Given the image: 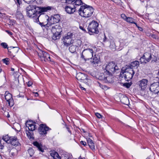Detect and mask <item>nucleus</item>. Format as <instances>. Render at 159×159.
Wrapping results in <instances>:
<instances>
[{"instance_id": "nucleus-14", "label": "nucleus", "mask_w": 159, "mask_h": 159, "mask_svg": "<svg viewBox=\"0 0 159 159\" xmlns=\"http://www.w3.org/2000/svg\"><path fill=\"white\" fill-rule=\"evenodd\" d=\"M5 99L9 104V106H12L14 105V101L12 98V95L8 92H6L5 93Z\"/></svg>"}, {"instance_id": "nucleus-24", "label": "nucleus", "mask_w": 159, "mask_h": 159, "mask_svg": "<svg viewBox=\"0 0 159 159\" xmlns=\"http://www.w3.org/2000/svg\"><path fill=\"white\" fill-rule=\"evenodd\" d=\"M87 142L89 147L92 150L95 149V146L92 140L90 138H88Z\"/></svg>"}, {"instance_id": "nucleus-46", "label": "nucleus", "mask_w": 159, "mask_h": 159, "mask_svg": "<svg viewBox=\"0 0 159 159\" xmlns=\"http://www.w3.org/2000/svg\"><path fill=\"white\" fill-rule=\"evenodd\" d=\"M80 143L81 144H82L83 145H84V146L86 145V143L84 141H82L80 142Z\"/></svg>"}, {"instance_id": "nucleus-64", "label": "nucleus", "mask_w": 159, "mask_h": 159, "mask_svg": "<svg viewBox=\"0 0 159 159\" xmlns=\"http://www.w3.org/2000/svg\"><path fill=\"white\" fill-rule=\"evenodd\" d=\"M106 39V36H105V39Z\"/></svg>"}, {"instance_id": "nucleus-47", "label": "nucleus", "mask_w": 159, "mask_h": 159, "mask_svg": "<svg viewBox=\"0 0 159 159\" xmlns=\"http://www.w3.org/2000/svg\"><path fill=\"white\" fill-rule=\"evenodd\" d=\"M6 31L10 35H12V33L9 30H6Z\"/></svg>"}, {"instance_id": "nucleus-23", "label": "nucleus", "mask_w": 159, "mask_h": 159, "mask_svg": "<svg viewBox=\"0 0 159 159\" xmlns=\"http://www.w3.org/2000/svg\"><path fill=\"white\" fill-rule=\"evenodd\" d=\"M139 62L138 61H135L131 62V63L129 66V68H132L133 69V68H138L139 66Z\"/></svg>"}, {"instance_id": "nucleus-31", "label": "nucleus", "mask_w": 159, "mask_h": 159, "mask_svg": "<svg viewBox=\"0 0 159 159\" xmlns=\"http://www.w3.org/2000/svg\"><path fill=\"white\" fill-rule=\"evenodd\" d=\"M11 137H9L8 135H5L3 137L2 139L6 142L9 143H10V139Z\"/></svg>"}, {"instance_id": "nucleus-19", "label": "nucleus", "mask_w": 159, "mask_h": 159, "mask_svg": "<svg viewBox=\"0 0 159 159\" xmlns=\"http://www.w3.org/2000/svg\"><path fill=\"white\" fill-rule=\"evenodd\" d=\"M10 140V142L9 143H11L12 145L18 146L20 144L18 140L16 137H11V139Z\"/></svg>"}, {"instance_id": "nucleus-29", "label": "nucleus", "mask_w": 159, "mask_h": 159, "mask_svg": "<svg viewBox=\"0 0 159 159\" xmlns=\"http://www.w3.org/2000/svg\"><path fill=\"white\" fill-rule=\"evenodd\" d=\"M93 57V61H91V62L93 64H98L99 61V57H98L95 55Z\"/></svg>"}, {"instance_id": "nucleus-60", "label": "nucleus", "mask_w": 159, "mask_h": 159, "mask_svg": "<svg viewBox=\"0 0 159 159\" xmlns=\"http://www.w3.org/2000/svg\"><path fill=\"white\" fill-rule=\"evenodd\" d=\"M104 89H106L107 88V87L106 86L104 85Z\"/></svg>"}, {"instance_id": "nucleus-12", "label": "nucleus", "mask_w": 159, "mask_h": 159, "mask_svg": "<svg viewBox=\"0 0 159 159\" xmlns=\"http://www.w3.org/2000/svg\"><path fill=\"white\" fill-rule=\"evenodd\" d=\"M150 91L154 94H157L159 92V83H154L151 84L149 88Z\"/></svg>"}, {"instance_id": "nucleus-54", "label": "nucleus", "mask_w": 159, "mask_h": 159, "mask_svg": "<svg viewBox=\"0 0 159 159\" xmlns=\"http://www.w3.org/2000/svg\"><path fill=\"white\" fill-rule=\"evenodd\" d=\"M133 24H135V25H136V27H137L138 28V27H139V26L138 25H137V24L136 23H135V22H134V23H133Z\"/></svg>"}, {"instance_id": "nucleus-42", "label": "nucleus", "mask_w": 159, "mask_h": 159, "mask_svg": "<svg viewBox=\"0 0 159 159\" xmlns=\"http://www.w3.org/2000/svg\"><path fill=\"white\" fill-rule=\"evenodd\" d=\"M121 17L123 18L124 20L125 21L127 19V17L126 16V15L124 14H122L121 15Z\"/></svg>"}, {"instance_id": "nucleus-15", "label": "nucleus", "mask_w": 159, "mask_h": 159, "mask_svg": "<svg viewBox=\"0 0 159 159\" xmlns=\"http://www.w3.org/2000/svg\"><path fill=\"white\" fill-rule=\"evenodd\" d=\"M148 83V80L145 79H142L138 81V85L141 90H144L147 87Z\"/></svg>"}, {"instance_id": "nucleus-52", "label": "nucleus", "mask_w": 159, "mask_h": 159, "mask_svg": "<svg viewBox=\"0 0 159 159\" xmlns=\"http://www.w3.org/2000/svg\"><path fill=\"white\" fill-rule=\"evenodd\" d=\"M80 88L81 89L85 90H86L85 89L84 87H82V86L81 87L80 86Z\"/></svg>"}, {"instance_id": "nucleus-30", "label": "nucleus", "mask_w": 159, "mask_h": 159, "mask_svg": "<svg viewBox=\"0 0 159 159\" xmlns=\"http://www.w3.org/2000/svg\"><path fill=\"white\" fill-rule=\"evenodd\" d=\"M15 15L16 17L18 19H22L23 18V15L19 11H17Z\"/></svg>"}, {"instance_id": "nucleus-49", "label": "nucleus", "mask_w": 159, "mask_h": 159, "mask_svg": "<svg viewBox=\"0 0 159 159\" xmlns=\"http://www.w3.org/2000/svg\"><path fill=\"white\" fill-rule=\"evenodd\" d=\"M28 85L29 86H31L32 84V83L31 81H29L28 83Z\"/></svg>"}, {"instance_id": "nucleus-48", "label": "nucleus", "mask_w": 159, "mask_h": 159, "mask_svg": "<svg viewBox=\"0 0 159 159\" xmlns=\"http://www.w3.org/2000/svg\"><path fill=\"white\" fill-rule=\"evenodd\" d=\"M79 27H80V29H81V30H82L83 31H84V32H86V30H85V29H84L83 27L82 26H80Z\"/></svg>"}, {"instance_id": "nucleus-5", "label": "nucleus", "mask_w": 159, "mask_h": 159, "mask_svg": "<svg viewBox=\"0 0 159 159\" xmlns=\"http://www.w3.org/2000/svg\"><path fill=\"white\" fill-rule=\"evenodd\" d=\"M51 30L53 34L52 37V39L55 40L59 39L60 37V33L61 32V26L58 25L52 26Z\"/></svg>"}, {"instance_id": "nucleus-44", "label": "nucleus", "mask_w": 159, "mask_h": 159, "mask_svg": "<svg viewBox=\"0 0 159 159\" xmlns=\"http://www.w3.org/2000/svg\"><path fill=\"white\" fill-rule=\"evenodd\" d=\"M65 1L66 3L68 4H70L74 2L75 0H65Z\"/></svg>"}, {"instance_id": "nucleus-26", "label": "nucleus", "mask_w": 159, "mask_h": 159, "mask_svg": "<svg viewBox=\"0 0 159 159\" xmlns=\"http://www.w3.org/2000/svg\"><path fill=\"white\" fill-rule=\"evenodd\" d=\"M10 154L13 157L16 156L18 154V150L16 148H12L10 151Z\"/></svg>"}, {"instance_id": "nucleus-55", "label": "nucleus", "mask_w": 159, "mask_h": 159, "mask_svg": "<svg viewBox=\"0 0 159 159\" xmlns=\"http://www.w3.org/2000/svg\"><path fill=\"white\" fill-rule=\"evenodd\" d=\"M79 159H85V158L84 157L82 158L80 156L79 158Z\"/></svg>"}, {"instance_id": "nucleus-22", "label": "nucleus", "mask_w": 159, "mask_h": 159, "mask_svg": "<svg viewBox=\"0 0 159 159\" xmlns=\"http://www.w3.org/2000/svg\"><path fill=\"white\" fill-rule=\"evenodd\" d=\"M34 145L36 146L38 149V150L42 152H44V149L42 144L39 143L37 141L34 142L33 143Z\"/></svg>"}, {"instance_id": "nucleus-38", "label": "nucleus", "mask_w": 159, "mask_h": 159, "mask_svg": "<svg viewBox=\"0 0 159 159\" xmlns=\"http://www.w3.org/2000/svg\"><path fill=\"white\" fill-rule=\"evenodd\" d=\"M145 60L146 59L143 57V56L140 59V62L141 63H146L148 62L147 61Z\"/></svg>"}, {"instance_id": "nucleus-62", "label": "nucleus", "mask_w": 159, "mask_h": 159, "mask_svg": "<svg viewBox=\"0 0 159 159\" xmlns=\"http://www.w3.org/2000/svg\"><path fill=\"white\" fill-rule=\"evenodd\" d=\"M8 117H9V115L8 116H7Z\"/></svg>"}, {"instance_id": "nucleus-8", "label": "nucleus", "mask_w": 159, "mask_h": 159, "mask_svg": "<svg viewBox=\"0 0 159 159\" xmlns=\"http://www.w3.org/2000/svg\"><path fill=\"white\" fill-rule=\"evenodd\" d=\"M119 69L118 67L114 63L111 62L107 65L105 66L106 71H107L110 75L113 74L116 70Z\"/></svg>"}, {"instance_id": "nucleus-7", "label": "nucleus", "mask_w": 159, "mask_h": 159, "mask_svg": "<svg viewBox=\"0 0 159 159\" xmlns=\"http://www.w3.org/2000/svg\"><path fill=\"white\" fill-rule=\"evenodd\" d=\"M98 25L99 24L97 21L93 20L89 23L87 28L89 33L98 34L99 32L98 29Z\"/></svg>"}, {"instance_id": "nucleus-18", "label": "nucleus", "mask_w": 159, "mask_h": 159, "mask_svg": "<svg viewBox=\"0 0 159 159\" xmlns=\"http://www.w3.org/2000/svg\"><path fill=\"white\" fill-rule=\"evenodd\" d=\"M143 56V57L146 59L145 61H147L148 62H149L151 60L152 62H155L156 61L153 59V57H152V54L150 53L145 52L144 53Z\"/></svg>"}, {"instance_id": "nucleus-50", "label": "nucleus", "mask_w": 159, "mask_h": 159, "mask_svg": "<svg viewBox=\"0 0 159 159\" xmlns=\"http://www.w3.org/2000/svg\"><path fill=\"white\" fill-rule=\"evenodd\" d=\"M3 146L2 145V143H0V150H2L3 148Z\"/></svg>"}, {"instance_id": "nucleus-1", "label": "nucleus", "mask_w": 159, "mask_h": 159, "mask_svg": "<svg viewBox=\"0 0 159 159\" xmlns=\"http://www.w3.org/2000/svg\"><path fill=\"white\" fill-rule=\"evenodd\" d=\"M50 7H37L35 5H30L26 8L27 16L29 17L36 18L34 21H39V17L44 12L51 10Z\"/></svg>"}, {"instance_id": "nucleus-17", "label": "nucleus", "mask_w": 159, "mask_h": 159, "mask_svg": "<svg viewBox=\"0 0 159 159\" xmlns=\"http://www.w3.org/2000/svg\"><path fill=\"white\" fill-rule=\"evenodd\" d=\"M49 17L48 16L46 15L44 16V19L45 20H46V21L47 22V27H49L51 25L56 23L55 22L54 20L52 17H51L49 20Z\"/></svg>"}, {"instance_id": "nucleus-61", "label": "nucleus", "mask_w": 159, "mask_h": 159, "mask_svg": "<svg viewBox=\"0 0 159 159\" xmlns=\"http://www.w3.org/2000/svg\"><path fill=\"white\" fill-rule=\"evenodd\" d=\"M77 41H79V42L80 41V40H77Z\"/></svg>"}, {"instance_id": "nucleus-39", "label": "nucleus", "mask_w": 159, "mask_h": 159, "mask_svg": "<svg viewBox=\"0 0 159 159\" xmlns=\"http://www.w3.org/2000/svg\"><path fill=\"white\" fill-rule=\"evenodd\" d=\"M3 61L4 63H5L6 65H8L9 63V59L8 58H6L2 60Z\"/></svg>"}, {"instance_id": "nucleus-4", "label": "nucleus", "mask_w": 159, "mask_h": 159, "mask_svg": "<svg viewBox=\"0 0 159 159\" xmlns=\"http://www.w3.org/2000/svg\"><path fill=\"white\" fill-rule=\"evenodd\" d=\"M134 74V69L132 68H127L124 72H121L120 75L121 77L124 76L126 81H129L132 79Z\"/></svg>"}, {"instance_id": "nucleus-2", "label": "nucleus", "mask_w": 159, "mask_h": 159, "mask_svg": "<svg viewBox=\"0 0 159 159\" xmlns=\"http://www.w3.org/2000/svg\"><path fill=\"white\" fill-rule=\"evenodd\" d=\"M94 11L92 7L85 5L80 6L79 10V13L81 16L88 18L92 15Z\"/></svg>"}, {"instance_id": "nucleus-57", "label": "nucleus", "mask_w": 159, "mask_h": 159, "mask_svg": "<svg viewBox=\"0 0 159 159\" xmlns=\"http://www.w3.org/2000/svg\"><path fill=\"white\" fill-rule=\"evenodd\" d=\"M2 69L1 68V67H0V74L1 73V72H2Z\"/></svg>"}, {"instance_id": "nucleus-45", "label": "nucleus", "mask_w": 159, "mask_h": 159, "mask_svg": "<svg viewBox=\"0 0 159 159\" xmlns=\"http://www.w3.org/2000/svg\"><path fill=\"white\" fill-rule=\"evenodd\" d=\"M65 126L68 132L70 133V134H71V131L70 130V128H69L66 125H65Z\"/></svg>"}, {"instance_id": "nucleus-21", "label": "nucleus", "mask_w": 159, "mask_h": 159, "mask_svg": "<svg viewBox=\"0 0 159 159\" xmlns=\"http://www.w3.org/2000/svg\"><path fill=\"white\" fill-rule=\"evenodd\" d=\"M8 51L10 53H16L19 50V48L17 47H10L8 48Z\"/></svg>"}, {"instance_id": "nucleus-28", "label": "nucleus", "mask_w": 159, "mask_h": 159, "mask_svg": "<svg viewBox=\"0 0 159 159\" xmlns=\"http://www.w3.org/2000/svg\"><path fill=\"white\" fill-rule=\"evenodd\" d=\"M55 22L57 23L60 20L61 18L60 15L58 14L54 15L53 16H52Z\"/></svg>"}, {"instance_id": "nucleus-43", "label": "nucleus", "mask_w": 159, "mask_h": 159, "mask_svg": "<svg viewBox=\"0 0 159 159\" xmlns=\"http://www.w3.org/2000/svg\"><path fill=\"white\" fill-rule=\"evenodd\" d=\"M95 115L98 118H101L102 117V116L98 113L97 112L95 113Z\"/></svg>"}, {"instance_id": "nucleus-36", "label": "nucleus", "mask_w": 159, "mask_h": 159, "mask_svg": "<svg viewBox=\"0 0 159 159\" xmlns=\"http://www.w3.org/2000/svg\"><path fill=\"white\" fill-rule=\"evenodd\" d=\"M28 152L30 157L32 156L34 153V150L31 148H29Z\"/></svg>"}, {"instance_id": "nucleus-9", "label": "nucleus", "mask_w": 159, "mask_h": 159, "mask_svg": "<svg viewBox=\"0 0 159 159\" xmlns=\"http://www.w3.org/2000/svg\"><path fill=\"white\" fill-rule=\"evenodd\" d=\"M111 76L107 71H104V73H99L98 75L99 80L104 81L106 83H110L111 82Z\"/></svg>"}, {"instance_id": "nucleus-11", "label": "nucleus", "mask_w": 159, "mask_h": 159, "mask_svg": "<svg viewBox=\"0 0 159 159\" xmlns=\"http://www.w3.org/2000/svg\"><path fill=\"white\" fill-rule=\"evenodd\" d=\"M38 55L42 61H50V57L49 54L42 50H39L38 52Z\"/></svg>"}, {"instance_id": "nucleus-13", "label": "nucleus", "mask_w": 159, "mask_h": 159, "mask_svg": "<svg viewBox=\"0 0 159 159\" xmlns=\"http://www.w3.org/2000/svg\"><path fill=\"white\" fill-rule=\"evenodd\" d=\"M50 129H51L46 125L41 124L40 125L39 129V131L41 134H47V131Z\"/></svg>"}, {"instance_id": "nucleus-37", "label": "nucleus", "mask_w": 159, "mask_h": 159, "mask_svg": "<svg viewBox=\"0 0 159 159\" xmlns=\"http://www.w3.org/2000/svg\"><path fill=\"white\" fill-rule=\"evenodd\" d=\"M75 4V5L79 6L82 3V2L81 0H76L73 3Z\"/></svg>"}, {"instance_id": "nucleus-6", "label": "nucleus", "mask_w": 159, "mask_h": 159, "mask_svg": "<svg viewBox=\"0 0 159 159\" xmlns=\"http://www.w3.org/2000/svg\"><path fill=\"white\" fill-rule=\"evenodd\" d=\"M93 51L92 49H84L82 52L81 57L85 61L89 60L93 57Z\"/></svg>"}, {"instance_id": "nucleus-35", "label": "nucleus", "mask_w": 159, "mask_h": 159, "mask_svg": "<svg viewBox=\"0 0 159 159\" xmlns=\"http://www.w3.org/2000/svg\"><path fill=\"white\" fill-rule=\"evenodd\" d=\"M134 19L131 17H128L126 21L127 22L133 24L134 23Z\"/></svg>"}, {"instance_id": "nucleus-56", "label": "nucleus", "mask_w": 159, "mask_h": 159, "mask_svg": "<svg viewBox=\"0 0 159 159\" xmlns=\"http://www.w3.org/2000/svg\"><path fill=\"white\" fill-rule=\"evenodd\" d=\"M11 70L13 71L14 70V69L13 68H11Z\"/></svg>"}, {"instance_id": "nucleus-27", "label": "nucleus", "mask_w": 159, "mask_h": 159, "mask_svg": "<svg viewBox=\"0 0 159 159\" xmlns=\"http://www.w3.org/2000/svg\"><path fill=\"white\" fill-rule=\"evenodd\" d=\"M121 102L124 104L127 105L129 103V100L127 97L123 96L121 99Z\"/></svg>"}, {"instance_id": "nucleus-63", "label": "nucleus", "mask_w": 159, "mask_h": 159, "mask_svg": "<svg viewBox=\"0 0 159 159\" xmlns=\"http://www.w3.org/2000/svg\"><path fill=\"white\" fill-rule=\"evenodd\" d=\"M17 96H18V97H20V96H19V95H18Z\"/></svg>"}, {"instance_id": "nucleus-10", "label": "nucleus", "mask_w": 159, "mask_h": 159, "mask_svg": "<svg viewBox=\"0 0 159 159\" xmlns=\"http://www.w3.org/2000/svg\"><path fill=\"white\" fill-rule=\"evenodd\" d=\"M73 35L72 33L69 32L67 34L66 36L63 37L62 41L64 45L66 47H68L71 44L74 43L72 39Z\"/></svg>"}, {"instance_id": "nucleus-40", "label": "nucleus", "mask_w": 159, "mask_h": 159, "mask_svg": "<svg viewBox=\"0 0 159 159\" xmlns=\"http://www.w3.org/2000/svg\"><path fill=\"white\" fill-rule=\"evenodd\" d=\"M1 45L4 48H8L7 44L5 43H1Z\"/></svg>"}, {"instance_id": "nucleus-53", "label": "nucleus", "mask_w": 159, "mask_h": 159, "mask_svg": "<svg viewBox=\"0 0 159 159\" xmlns=\"http://www.w3.org/2000/svg\"><path fill=\"white\" fill-rule=\"evenodd\" d=\"M38 95H39V94L38 93L36 92L35 93V96L37 97L38 96Z\"/></svg>"}, {"instance_id": "nucleus-3", "label": "nucleus", "mask_w": 159, "mask_h": 159, "mask_svg": "<svg viewBox=\"0 0 159 159\" xmlns=\"http://www.w3.org/2000/svg\"><path fill=\"white\" fill-rule=\"evenodd\" d=\"M25 125L26 127L28 129V130L26 129L25 130L27 136L29 139H34L33 131L36 129L35 124L32 121L29 120L27 121Z\"/></svg>"}, {"instance_id": "nucleus-59", "label": "nucleus", "mask_w": 159, "mask_h": 159, "mask_svg": "<svg viewBox=\"0 0 159 159\" xmlns=\"http://www.w3.org/2000/svg\"><path fill=\"white\" fill-rule=\"evenodd\" d=\"M0 159H2V158L1 155H0Z\"/></svg>"}, {"instance_id": "nucleus-20", "label": "nucleus", "mask_w": 159, "mask_h": 159, "mask_svg": "<svg viewBox=\"0 0 159 159\" xmlns=\"http://www.w3.org/2000/svg\"><path fill=\"white\" fill-rule=\"evenodd\" d=\"M65 10L68 13L71 14L75 11V7H72L70 6H68L65 7Z\"/></svg>"}, {"instance_id": "nucleus-33", "label": "nucleus", "mask_w": 159, "mask_h": 159, "mask_svg": "<svg viewBox=\"0 0 159 159\" xmlns=\"http://www.w3.org/2000/svg\"><path fill=\"white\" fill-rule=\"evenodd\" d=\"M25 2L29 3H31L32 2H33L35 0H23ZM16 2L18 3L19 5H20L21 3V1L20 0H16Z\"/></svg>"}, {"instance_id": "nucleus-16", "label": "nucleus", "mask_w": 159, "mask_h": 159, "mask_svg": "<svg viewBox=\"0 0 159 159\" xmlns=\"http://www.w3.org/2000/svg\"><path fill=\"white\" fill-rule=\"evenodd\" d=\"M76 77L78 80L84 83L87 82V75L84 73H78L77 74Z\"/></svg>"}, {"instance_id": "nucleus-32", "label": "nucleus", "mask_w": 159, "mask_h": 159, "mask_svg": "<svg viewBox=\"0 0 159 159\" xmlns=\"http://www.w3.org/2000/svg\"><path fill=\"white\" fill-rule=\"evenodd\" d=\"M77 46L76 45H72L69 48V50L72 53H74L76 51V48Z\"/></svg>"}, {"instance_id": "nucleus-34", "label": "nucleus", "mask_w": 159, "mask_h": 159, "mask_svg": "<svg viewBox=\"0 0 159 159\" xmlns=\"http://www.w3.org/2000/svg\"><path fill=\"white\" fill-rule=\"evenodd\" d=\"M43 19H44V18ZM44 21L42 22H39V21L37 22H39V24L41 25L42 27H43V26L45 27H47V22L46 21V20H45L44 19Z\"/></svg>"}, {"instance_id": "nucleus-51", "label": "nucleus", "mask_w": 159, "mask_h": 159, "mask_svg": "<svg viewBox=\"0 0 159 159\" xmlns=\"http://www.w3.org/2000/svg\"><path fill=\"white\" fill-rule=\"evenodd\" d=\"M138 29H139V30L140 31H142L143 30V29L142 27H139V26L138 27Z\"/></svg>"}, {"instance_id": "nucleus-25", "label": "nucleus", "mask_w": 159, "mask_h": 159, "mask_svg": "<svg viewBox=\"0 0 159 159\" xmlns=\"http://www.w3.org/2000/svg\"><path fill=\"white\" fill-rule=\"evenodd\" d=\"M50 155L54 159H61V157L58 153L55 151L52 152L50 153Z\"/></svg>"}, {"instance_id": "nucleus-58", "label": "nucleus", "mask_w": 159, "mask_h": 159, "mask_svg": "<svg viewBox=\"0 0 159 159\" xmlns=\"http://www.w3.org/2000/svg\"><path fill=\"white\" fill-rule=\"evenodd\" d=\"M67 159H71V158L70 157H69L67 158Z\"/></svg>"}, {"instance_id": "nucleus-41", "label": "nucleus", "mask_w": 159, "mask_h": 159, "mask_svg": "<svg viewBox=\"0 0 159 159\" xmlns=\"http://www.w3.org/2000/svg\"><path fill=\"white\" fill-rule=\"evenodd\" d=\"M131 85V84H130V83H124L123 84L124 86L126 88H127L130 87Z\"/></svg>"}]
</instances>
